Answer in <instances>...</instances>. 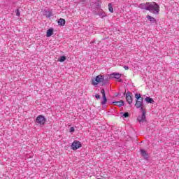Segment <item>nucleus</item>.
I'll return each instance as SVG.
<instances>
[{"label":"nucleus","instance_id":"1","mask_svg":"<svg viewBox=\"0 0 179 179\" xmlns=\"http://www.w3.org/2000/svg\"><path fill=\"white\" fill-rule=\"evenodd\" d=\"M140 9H144L145 10H148L150 13L154 15H159L160 12V6L156 2H146L145 3H141L138 6Z\"/></svg>","mask_w":179,"mask_h":179},{"label":"nucleus","instance_id":"2","mask_svg":"<svg viewBox=\"0 0 179 179\" xmlns=\"http://www.w3.org/2000/svg\"><path fill=\"white\" fill-rule=\"evenodd\" d=\"M122 74L120 73H112L110 75H108L106 78H104L103 83H101V86H107L108 83H110V79H120L121 78Z\"/></svg>","mask_w":179,"mask_h":179},{"label":"nucleus","instance_id":"3","mask_svg":"<svg viewBox=\"0 0 179 179\" xmlns=\"http://www.w3.org/2000/svg\"><path fill=\"white\" fill-rule=\"evenodd\" d=\"M99 9H101V1L96 0L92 3L91 10L93 15H97V12H99Z\"/></svg>","mask_w":179,"mask_h":179},{"label":"nucleus","instance_id":"4","mask_svg":"<svg viewBox=\"0 0 179 179\" xmlns=\"http://www.w3.org/2000/svg\"><path fill=\"white\" fill-rule=\"evenodd\" d=\"M145 106H141L140 108V111H141L142 114L141 116H138L137 117V121H138V122H146V110H145L144 108Z\"/></svg>","mask_w":179,"mask_h":179},{"label":"nucleus","instance_id":"5","mask_svg":"<svg viewBox=\"0 0 179 179\" xmlns=\"http://www.w3.org/2000/svg\"><path fill=\"white\" fill-rule=\"evenodd\" d=\"M103 80H104V76L98 75L94 78L92 79V85L93 86H97L99 83H103Z\"/></svg>","mask_w":179,"mask_h":179},{"label":"nucleus","instance_id":"6","mask_svg":"<svg viewBox=\"0 0 179 179\" xmlns=\"http://www.w3.org/2000/svg\"><path fill=\"white\" fill-rule=\"evenodd\" d=\"M46 122L47 118L43 115H38L35 120V122L38 124V125H45Z\"/></svg>","mask_w":179,"mask_h":179},{"label":"nucleus","instance_id":"7","mask_svg":"<svg viewBox=\"0 0 179 179\" xmlns=\"http://www.w3.org/2000/svg\"><path fill=\"white\" fill-rule=\"evenodd\" d=\"M101 93L102 94V101H101V106H103L105 108H107L108 106L106 104L108 101V99H107V96L106 95V90H104V88H102L101 90Z\"/></svg>","mask_w":179,"mask_h":179},{"label":"nucleus","instance_id":"8","mask_svg":"<svg viewBox=\"0 0 179 179\" xmlns=\"http://www.w3.org/2000/svg\"><path fill=\"white\" fill-rule=\"evenodd\" d=\"M71 149L72 150H78V149L82 148V143L79 141L75 140L72 143H71Z\"/></svg>","mask_w":179,"mask_h":179},{"label":"nucleus","instance_id":"9","mask_svg":"<svg viewBox=\"0 0 179 179\" xmlns=\"http://www.w3.org/2000/svg\"><path fill=\"white\" fill-rule=\"evenodd\" d=\"M125 94H126V100H127V103L129 104H132V101H133L132 95H131L132 93L129 91L127 92V91H125L124 93L123 94V96H125Z\"/></svg>","mask_w":179,"mask_h":179},{"label":"nucleus","instance_id":"10","mask_svg":"<svg viewBox=\"0 0 179 179\" xmlns=\"http://www.w3.org/2000/svg\"><path fill=\"white\" fill-rule=\"evenodd\" d=\"M118 103H121L120 105H117V107H122V106L125 105V101L124 100H120V101H113L111 99H108V102L106 104H118Z\"/></svg>","mask_w":179,"mask_h":179},{"label":"nucleus","instance_id":"11","mask_svg":"<svg viewBox=\"0 0 179 179\" xmlns=\"http://www.w3.org/2000/svg\"><path fill=\"white\" fill-rule=\"evenodd\" d=\"M140 153L142 157H143L144 160L149 162V152L146 151L145 149H140Z\"/></svg>","mask_w":179,"mask_h":179},{"label":"nucleus","instance_id":"12","mask_svg":"<svg viewBox=\"0 0 179 179\" xmlns=\"http://www.w3.org/2000/svg\"><path fill=\"white\" fill-rule=\"evenodd\" d=\"M135 107L136 108L145 107V105L143 104V99H141V100L138 101H136Z\"/></svg>","mask_w":179,"mask_h":179},{"label":"nucleus","instance_id":"13","mask_svg":"<svg viewBox=\"0 0 179 179\" xmlns=\"http://www.w3.org/2000/svg\"><path fill=\"white\" fill-rule=\"evenodd\" d=\"M96 16H99V17H101V19H103V17H106V13H104V11H103V9H99V10H98L96 12V14H94Z\"/></svg>","mask_w":179,"mask_h":179},{"label":"nucleus","instance_id":"14","mask_svg":"<svg viewBox=\"0 0 179 179\" xmlns=\"http://www.w3.org/2000/svg\"><path fill=\"white\" fill-rule=\"evenodd\" d=\"M146 19H148V20L150 22L151 24H157V21L156 20V18H155L154 17L148 15L146 16Z\"/></svg>","mask_w":179,"mask_h":179},{"label":"nucleus","instance_id":"15","mask_svg":"<svg viewBox=\"0 0 179 179\" xmlns=\"http://www.w3.org/2000/svg\"><path fill=\"white\" fill-rule=\"evenodd\" d=\"M43 13L44 16H46L48 19L51 17V16H52V12L51 10H44Z\"/></svg>","mask_w":179,"mask_h":179},{"label":"nucleus","instance_id":"16","mask_svg":"<svg viewBox=\"0 0 179 179\" xmlns=\"http://www.w3.org/2000/svg\"><path fill=\"white\" fill-rule=\"evenodd\" d=\"M54 34V28L50 27L46 31V37H51Z\"/></svg>","mask_w":179,"mask_h":179},{"label":"nucleus","instance_id":"17","mask_svg":"<svg viewBox=\"0 0 179 179\" xmlns=\"http://www.w3.org/2000/svg\"><path fill=\"white\" fill-rule=\"evenodd\" d=\"M145 101H146L148 104H155V100H153V98H151L150 96H146Z\"/></svg>","mask_w":179,"mask_h":179},{"label":"nucleus","instance_id":"18","mask_svg":"<svg viewBox=\"0 0 179 179\" xmlns=\"http://www.w3.org/2000/svg\"><path fill=\"white\" fill-rule=\"evenodd\" d=\"M66 21L64 18H60L57 20V24L60 27L65 26Z\"/></svg>","mask_w":179,"mask_h":179},{"label":"nucleus","instance_id":"19","mask_svg":"<svg viewBox=\"0 0 179 179\" xmlns=\"http://www.w3.org/2000/svg\"><path fill=\"white\" fill-rule=\"evenodd\" d=\"M57 61L59 62H65V61H66V56L65 55L60 56Z\"/></svg>","mask_w":179,"mask_h":179},{"label":"nucleus","instance_id":"20","mask_svg":"<svg viewBox=\"0 0 179 179\" xmlns=\"http://www.w3.org/2000/svg\"><path fill=\"white\" fill-rule=\"evenodd\" d=\"M134 96H135V99H136V101L142 100V99H143V97H142L141 94H138V92H136Z\"/></svg>","mask_w":179,"mask_h":179},{"label":"nucleus","instance_id":"21","mask_svg":"<svg viewBox=\"0 0 179 179\" xmlns=\"http://www.w3.org/2000/svg\"><path fill=\"white\" fill-rule=\"evenodd\" d=\"M120 114L122 115V118H128V117H129V113L128 112H121Z\"/></svg>","mask_w":179,"mask_h":179},{"label":"nucleus","instance_id":"22","mask_svg":"<svg viewBox=\"0 0 179 179\" xmlns=\"http://www.w3.org/2000/svg\"><path fill=\"white\" fill-rule=\"evenodd\" d=\"M108 9L110 13H114V8H113V4L111 3H108Z\"/></svg>","mask_w":179,"mask_h":179},{"label":"nucleus","instance_id":"23","mask_svg":"<svg viewBox=\"0 0 179 179\" xmlns=\"http://www.w3.org/2000/svg\"><path fill=\"white\" fill-rule=\"evenodd\" d=\"M16 16H20V10L16 9L15 10Z\"/></svg>","mask_w":179,"mask_h":179},{"label":"nucleus","instance_id":"24","mask_svg":"<svg viewBox=\"0 0 179 179\" xmlns=\"http://www.w3.org/2000/svg\"><path fill=\"white\" fill-rule=\"evenodd\" d=\"M69 132H70L71 134H73V132H75V127H71L70 128V129H69Z\"/></svg>","mask_w":179,"mask_h":179},{"label":"nucleus","instance_id":"25","mask_svg":"<svg viewBox=\"0 0 179 179\" xmlns=\"http://www.w3.org/2000/svg\"><path fill=\"white\" fill-rule=\"evenodd\" d=\"M95 99H96V100H100V99H101V96H100L99 94H95Z\"/></svg>","mask_w":179,"mask_h":179},{"label":"nucleus","instance_id":"26","mask_svg":"<svg viewBox=\"0 0 179 179\" xmlns=\"http://www.w3.org/2000/svg\"><path fill=\"white\" fill-rule=\"evenodd\" d=\"M119 96H121V93H118V92L115 93V97H119Z\"/></svg>","mask_w":179,"mask_h":179},{"label":"nucleus","instance_id":"27","mask_svg":"<svg viewBox=\"0 0 179 179\" xmlns=\"http://www.w3.org/2000/svg\"><path fill=\"white\" fill-rule=\"evenodd\" d=\"M124 69L126 71H128V69H129V66H124Z\"/></svg>","mask_w":179,"mask_h":179},{"label":"nucleus","instance_id":"28","mask_svg":"<svg viewBox=\"0 0 179 179\" xmlns=\"http://www.w3.org/2000/svg\"><path fill=\"white\" fill-rule=\"evenodd\" d=\"M117 82L122 83L123 80H122V79H121V78H118Z\"/></svg>","mask_w":179,"mask_h":179},{"label":"nucleus","instance_id":"29","mask_svg":"<svg viewBox=\"0 0 179 179\" xmlns=\"http://www.w3.org/2000/svg\"><path fill=\"white\" fill-rule=\"evenodd\" d=\"M120 104H121V103H115L114 106H120Z\"/></svg>","mask_w":179,"mask_h":179},{"label":"nucleus","instance_id":"30","mask_svg":"<svg viewBox=\"0 0 179 179\" xmlns=\"http://www.w3.org/2000/svg\"><path fill=\"white\" fill-rule=\"evenodd\" d=\"M96 179H100V178H96Z\"/></svg>","mask_w":179,"mask_h":179}]
</instances>
